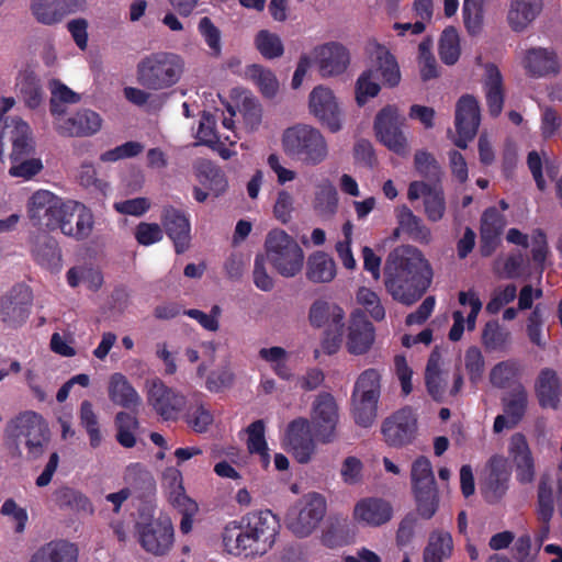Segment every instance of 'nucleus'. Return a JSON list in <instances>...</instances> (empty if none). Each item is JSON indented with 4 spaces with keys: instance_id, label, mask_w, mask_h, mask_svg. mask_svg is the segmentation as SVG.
Returning <instances> with one entry per match:
<instances>
[{
    "instance_id": "1",
    "label": "nucleus",
    "mask_w": 562,
    "mask_h": 562,
    "mask_svg": "<svg viewBox=\"0 0 562 562\" xmlns=\"http://www.w3.org/2000/svg\"><path fill=\"white\" fill-rule=\"evenodd\" d=\"M432 277L429 261L415 246H397L385 259V290L394 301L403 305L411 306L419 301L429 289Z\"/></svg>"
},
{
    "instance_id": "2",
    "label": "nucleus",
    "mask_w": 562,
    "mask_h": 562,
    "mask_svg": "<svg viewBox=\"0 0 562 562\" xmlns=\"http://www.w3.org/2000/svg\"><path fill=\"white\" fill-rule=\"evenodd\" d=\"M279 530L280 521L270 509L251 512L225 526L223 544L231 554L249 550L261 555L273 547Z\"/></svg>"
},
{
    "instance_id": "3",
    "label": "nucleus",
    "mask_w": 562,
    "mask_h": 562,
    "mask_svg": "<svg viewBox=\"0 0 562 562\" xmlns=\"http://www.w3.org/2000/svg\"><path fill=\"white\" fill-rule=\"evenodd\" d=\"M110 401L130 412H119L114 418L116 441L124 448H133L136 445V431L139 428L137 418L142 398L134 386L122 373H114L109 382Z\"/></svg>"
},
{
    "instance_id": "4",
    "label": "nucleus",
    "mask_w": 562,
    "mask_h": 562,
    "mask_svg": "<svg viewBox=\"0 0 562 562\" xmlns=\"http://www.w3.org/2000/svg\"><path fill=\"white\" fill-rule=\"evenodd\" d=\"M181 56L169 52L151 53L139 60L136 67L137 82L148 90H164L177 85L183 74Z\"/></svg>"
},
{
    "instance_id": "5",
    "label": "nucleus",
    "mask_w": 562,
    "mask_h": 562,
    "mask_svg": "<svg viewBox=\"0 0 562 562\" xmlns=\"http://www.w3.org/2000/svg\"><path fill=\"white\" fill-rule=\"evenodd\" d=\"M284 153L305 165L316 166L328 155L327 143L322 133L310 125L297 124L288 127L282 135Z\"/></svg>"
},
{
    "instance_id": "6",
    "label": "nucleus",
    "mask_w": 562,
    "mask_h": 562,
    "mask_svg": "<svg viewBox=\"0 0 562 562\" xmlns=\"http://www.w3.org/2000/svg\"><path fill=\"white\" fill-rule=\"evenodd\" d=\"M267 259L284 278L299 274L304 263V252L296 240L282 229H272L265 241Z\"/></svg>"
},
{
    "instance_id": "7",
    "label": "nucleus",
    "mask_w": 562,
    "mask_h": 562,
    "mask_svg": "<svg viewBox=\"0 0 562 562\" xmlns=\"http://www.w3.org/2000/svg\"><path fill=\"white\" fill-rule=\"evenodd\" d=\"M26 212L34 226L66 232V202L52 191L40 189L27 200Z\"/></svg>"
},
{
    "instance_id": "8",
    "label": "nucleus",
    "mask_w": 562,
    "mask_h": 562,
    "mask_svg": "<svg viewBox=\"0 0 562 562\" xmlns=\"http://www.w3.org/2000/svg\"><path fill=\"white\" fill-rule=\"evenodd\" d=\"M417 430V414L411 406L397 409L386 417L381 426L383 439L392 448L411 445L416 438Z\"/></svg>"
},
{
    "instance_id": "9",
    "label": "nucleus",
    "mask_w": 562,
    "mask_h": 562,
    "mask_svg": "<svg viewBox=\"0 0 562 562\" xmlns=\"http://www.w3.org/2000/svg\"><path fill=\"white\" fill-rule=\"evenodd\" d=\"M338 422L339 413L335 397L328 392L319 393L312 404L310 420L316 440L322 443L333 442Z\"/></svg>"
},
{
    "instance_id": "10",
    "label": "nucleus",
    "mask_w": 562,
    "mask_h": 562,
    "mask_svg": "<svg viewBox=\"0 0 562 562\" xmlns=\"http://www.w3.org/2000/svg\"><path fill=\"white\" fill-rule=\"evenodd\" d=\"M140 521L136 522L140 546L149 553L162 555L173 544V526L168 516L145 520L140 514Z\"/></svg>"
},
{
    "instance_id": "11",
    "label": "nucleus",
    "mask_w": 562,
    "mask_h": 562,
    "mask_svg": "<svg viewBox=\"0 0 562 562\" xmlns=\"http://www.w3.org/2000/svg\"><path fill=\"white\" fill-rule=\"evenodd\" d=\"M405 117L400 115L395 105L380 110L374 120V131L380 142L390 150L403 155L407 148L406 137L402 131Z\"/></svg>"
},
{
    "instance_id": "12",
    "label": "nucleus",
    "mask_w": 562,
    "mask_h": 562,
    "mask_svg": "<svg viewBox=\"0 0 562 562\" xmlns=\"http://www.w3.org/2000/svg\"><path fill=\"white\" fill-rule=\"evenodd\" d=\"M5 140L11 144L10 159H22L34 153L35 142L33 132L27 122L21 117H13L10 123H4L0 131V160L5 157Z\"/></svg>"
},
{
    "instance_id": "13",
    "label": "nucleus",
    "mask_w": 562,
    "mask_h": 562,
    "mask_svg": "<svg viewBox=\"0 0 562 562\" xmlns=\"http://www.w3.org/2000/svg\"><path fill=\"white\" fill-rule=\"evenodd\" d=\"M481 124V109L479 101L472 94L462 95L456 104L454 125L457 137L453 143L457 147L465 149L468 143L477 134Z\"/></svg>"
},
{
    "instance_id": "14",
    "label": "nucleus",
    "mask_w": 562,
    "mask_h": 562,
    "mask_svg": "<svg viewBox=\"0 0 562 562\" xmlns=\"http://www.w3.org/2000/svg\"><path fill=\"white\" fill-rule=\"evenodd\" d=\"M18 438H23L29 453L37 457L48 441V428L43 417L35 412H25L9 425Z\"/></svg>"
},
{
    "instance_id": "15",
    "label": "nucleus",
    "mask_w": 562,
    "mask_h": 562,
    "mask_svg": "<svg viewBox=\"0 0 562 562\" xmlns=\"http://www.w3.org/2000/svg\"><path fill=\"white\" fill-rule=\"evenodd\" d=\"M147 400L164 420H177L188 404L184 395L166 385L160 379L149 382Z\"/></svg>"
},
{
    "instance_id": "16",
    "label": "nucleus",
    "mask_w": 562,
    "mask_h": 562,
    "mask_svg": "<svg viewBox=\"0 0 562 562\" xmlns=\"http://www.w3.org/2000/svg\"><path fill=\"white\" fill-rule=\"evenodd\" d=\"M510 468L505 457L494 454L486 464V474L481 483V493L490 504L498 503L509 487Z\"/></svg>"
},
{
    "instance_id": "17",
    "label": "nucleus",
    "mask_w": 562,
    "mask_h": 562,
    "mask_svg": "<svg viewBox=\"0 0 562 562\" xmlns=\"http://www.w3.org/2000/svg\"><path fill=\"white\" fill-rule=\"evenodd\" d=\"M326 508V499L323 495L307 494L301 502L296 516L291 518L289 528L300 538L310 536L324 518Z\"/></svg>"
},
{
    "instance_id": "18",
    "label": "nucleus",
    "mask_w": 562,
    "mask_h": 562,
    "mask_svg": "<svg viewBox=\"0 0 562 562\" xmlns=\"http://www.w3.org/2000/svg\"><path fill=\"white\" fill-rule=\"evenodd\" d=\"M310 420L305 417H297L289 423L285 430L284 441L288 451L294 459L302 464L311 461L315 452L316 445L314 434L311 432Z\"/></svg>"
},
{
    "instance_id": "19",
    "label": "nucleus",
    "mask_w": 562,
    "mask_h": 562,
    "mask_svg": "<svg viewBox=\"0 0 562 562\" xmlns=\"http://www.w3.org/2000/svg\"><path fill=\"white\" fill-rule=\"evenodd\" d=\"M503 415L494 419L493 430L496 434L504 429L515 428L525 417L528 408V392L521 383L502 397Z\"/></svg>"
},
{
    "instance_id": "20",
    "label": "nucleus",
    "mask_w": 562,
    "mask_h": 562,
    "mask_svg": "<svg viewBox=\"0 0 562 562\" xmlns=\"http://www.w3.org/2000/svg\"><path fill=\"white\" fill-rule=\"evenodd\" d=\"M160 221L165 233L173 244L176 254H184L191 244V224L188 214L172 205H166L162 207Z\"/></svg>"
},
{
    "instance_id": "21",
    "label": "nucleus",
    "mask_w": 562,
    "mask_h": 562,
    "mask_svg": "<svg viewBox=\"0 0 562 562\" xmlns=\"http://www.w3.org/2000/svg\"><path fill=\"white\" fill-rule=\"evenodd\" d=\"M310 110L330 132L341 130V112L333 91L324 86L315 87L310 93Z\"/></svg>"
},
{
    "instance_id": "22",
    "label": "nucleus",
    "mask_w": 562,
    "mask_h": 562,
    "mask_svg": "<svg viewBox=\"0 0 562 562\" xmlns=\"http://www.w3.org/2000/svg\"><path fill=\"white\" fill-rule=\"evenodd\" d=\"M32 294L29 288L19 285L0 299V321L8 326H20L30 314Z\"/></svg>"
},
{
    "instance_id": "23",
    "label": "nucleus",
    "mask_w": 562,
    "mask_h": 562,
    "mask_svg": "<svg viewBox=\"0 0 562 562\" xmlns=\"http://www.w3.org/2000/svg\"><path fill=\"white\" fill-rule=\"evenodd\" d=\"M48 89L54 130L60 136L68 137L70 135V89L58 79H52L48 82Z\"/></svg>"
},
{
    "instance_id": "24",
    "label": "nucleus",
    "mask_w": 562,
    "mask_h": 562,
    "mask_svg": "<svg viewBox=\"0 0 562 562\" xmlns=\"http://www.w3.org/2000/svg\"><path fill=\"white\" fill-rule=\"evenodd\" d=\"M313 53L322 77L342 74L350 61L348 49L338 42H328L316 46Z\"/></svg>"
},
{
    "instance_id": "25",
    "label": "nucleus",
    "mask_w": 562,
    "mask_h": 562,
    "mask_svg": "<svg viewBox=\"0 0 562 562\" xmlns=\"http://www.w3.org/2000/svg\"><path fill=\"white\" fill-rule=\"evenodd\" d=\"M392 505L379 497H366L358 501L353 508V519L364 526L379 527L392 519Z\"/></svg>"
},
{
    "instance_id": "26",
    "label": "nucleus",
    "mask_w": 562,
    "mask_h": 562,
    "mask_svg": "<svg viewBox=\"0 0 562 562\" xmlns=\"http://www.w3.org/2000/svg\"><path fill=\"white\" fill-rule=\"evenodd\" d=\"M347 347L352 355L366 353L374 342L375 329L362 311H355L350 316Z\"/></svg>"
},
{
    "instance_id": "27",
    "label": "nucleus",
    "mask_w": 562,
    "mask_h": 562,
    "mask_svg": "<svg viewBox=\"0 0 562 562\" xmlns=\"http://www.w3.org/2000/svg\"><path fill=\"white\" fill-rule=\"evenodd\" d=\"M484 78L482 81L483 91L488 114L492 117H498L503 111L505 102L504 79L499 68L493 64L484 65Z\"/></svg>"
},
{
    "instance_id": "28",
    "label": "nucleus",
    "mask_w": 562,
    "mask_h": 562,
    "mask_svg": "<svg viewBox=\"0 0 562 562\" xmlns=\"http://www.w3.org/2000/svg\"><path fill=\"white\" fill-rule=\"evenodd\" d=\"M509 454L516 468V480L520 484H529L535 480V460L525 435L517 432L512 436Z\"/></svg>"
},
{
    "instance_id": "29",
    "label": "nucleus",
    "mask_w": 562,
    "mask_h": 562,
    "mask_svg": "<svg viewBox=\"0 0 562 562\" xmlns=\"http://www.w3.org/2000/svg\"><path fill=\"white\" fill-rule=\"evenodd\" d=\"M535 393L541 408H559L562 395V382L555 370L551 368L540 370L535 381Z\"/></svg>"
},
{
    "instance_id": "30",
    "label": "nucleus",
    "mask_w": 562,
    "mask_h": 562,
    "mask_svg": "<svg viewBox=\"0 0 562 562\" xmlns=\"http://www.w3.org/2000/svg\"><path fill=\"white\" fill-rule=\"evenodd\" d=\"M124 480L126 490L131 496L139 501H149L156 492V481L153 474L140 463H133L127 467Z\"/></svg>"
},
{
    "instance_id": "31",
    "label": "nucleus",
    "mask_w": 562,
    "mask_h": 562,
    "mask_svg": "<svg viewBox=\"0 0 562 562\" xmlns=\"http://www.w3.org/2000/svg\"><path fill=\"white\" fill-rule=\"evenodd\" d=\"M30 11L43 25L60 23L70 12V0H31Z\"/></svg>"
},
{
    "instance_id": "32",
    "label": "nucleus",
    "mask_w": 562,
    "mask_h": 562,
    "mask_svg": "<svg viewBox=\"0 0 562 562\" xmlns=\"http://www.w3.org/2000/svg\"><path fill=\"white\" fill-rule=\"evenodd\" d=\"M524 66L532 77L557 75L560 69L555 53L546 48H531L527 50Z\"/></svg>"
},
{
    "instance_id": "33",
    "label": "nucleus",
    "mask_w": 562,
    "mask_h": 562,
    "mask_svg": "<svg viewBox=\"0 0 562 562\" xmlns=\"http://www.w3.org/2000/svg\"><path fill=\"white\" fill-rule=\"evenodd\" d=\"M308 318L311 325L317 328L325 327L326 329H330L333 327L338 328L345 326L344 310L340 306L330 304L324 300H316L312 304Z\"/></svg>"
},
{
    "instance_id": "34",
    "label": "nucleus",
    "mask_w": 562,
    "mask_h": 562,
    "mask_svg": "<svg viewBox=\"0 0 562 562\" xmlns=\"http://www.w3.org/2000/svg\"><path fill=\"white\" fill-rule=\"evenodd\" d=\"M398 227L394 229L393 235L400 236V232H405L413 240L420 244H429L431 240L430 229L423 223V220L416 216L413 211L403 205L396 214Z\"/></svg>"
},
{
    "instance_id": "35",
    "label": "nucleus",
    "mask_w": 562,
    "mask_h": 562,
    "mask_svg": "<svg viewBox=\"0 0 562 562\" xmlns=\"http://www.w3.org/2000/svg\"><path fill=\"white\" fill-rule=\"evenodd\" d=\"M195 173L200 183L206 187L215 198L223 195L227 191V177L222 168L213 161L207 159L198 161Z\"/></svg>"
},
{
    "instance_id": "36",
    "label": "nucleus",
    "mask_w": 562,
    "mask_h": 562,
    "mask_svg": "<svg viewBox=\"0 0 562 562\" xmlns=\"http://www.w3.org/2000/svg\"><path fill=\"white\" fill-rule=\"evenodd\" d=\"M374 77L390 87H396L401 81V71L395 56L383 45H376L375 60L371 68Z\"/></svg>"
},
{
    "instance_id": "37",
    "label": "nucleus",
    "mask_w": 562,
    "mask_h": 562,
    "mask_svg": "<svg viewBox=\"0 0 562 562\" xmlns=\"http://www.w3.org/2000/svg\"><path fill=\"white\" fill-rule=\"evenodd\" d=\"M542 0H513L507 20L513 31H524L541 12Z\"/></svg>"
},
{
    "instance_id": "38",
    "label": "nucleus",
    "mask_w": 562,
    "mask_h": 562,
    "mask_svg": "<svg viewBox=\"0 0 562 562\" xmlns=\"http://www.w3.org/2000/svg\"><path fill=\"white\" fill-rule=\"evenodd\" d=\"M305 274L313 283H328L336 277V263L328 254L314 251L307 258Z\"/></svg>"
},
{
    "instance_id": "39",
    "label": "nucleus",
    "mask_w": 562,
    "mask_h": 562,
    "mask_svg": "<svg viewBox=\"0 0 562 562\" xmlns=\"http://www.w3.org/2000/svg\"><path fill=\"white\" fill-rule=\"evenodd\" d=\"M32 254L41 266L53 272L59 271L61 268L60 251L57 244L45 235L34 240Z\"/></svg>"
},
{
    "instance_id": "40",
    "label": "nucleus",
    "mask_w": 562,
    "mask_h": 562,
    "mask_svg": "<svg viewBox=\"0 0 562 562\" xmlns=\"http://www.w3.org/2000/svg\"><path fill=\"white\" fill-rule=\"evenodd\" d=\"M186 407L184 418L188 425L196 432L206 431L213 423V415L203 403V394L195 392L191 395Z\"/></svg>"
},
{
    "instance_id": "41",
    "label": "nucleus",
    "mask_w": 562,
    "mask_h": 562,
    "mask_svg": "<svg viewBox=\"0 0 562 562\" xmlns=\"http://www.w3.org/2000/svg\"><path fill=\"white\" fill-rule=\"evenodd\" d=\"M453 550L452 537L449 532L435 530L430 533L424 549L423 562H443Z\"/></svg>"
},
{
    "instance_id": "42",
    "label": "nucleus",
    "mask_w": 562,
    "mask_h": 562,
    "mask_svg": "<svg viewBox=\"0 0 562 562\" xmlns=\"http://www.w3.org/2000/svg\"><path fill=\"white\" fill-rule=\"evenodd\" d=\"M416 505V514L423 519H431L439 508V491L437 484L412 487Z\"/></svg>"
},
{
    "instance_id": "43",
    "label": "nucleus",
    "mask_w": 562,
    "mask_h": 562,
    "mask_svg": "<svg viewBox=\"0 0 562 562\" xmlns=\"http://www.w3.org/2000/svg\"><path fill=\"white\" fill-rule=\"evenodd\" d=\"M30 562H70V543L67 540H52L40 547Z\"/></svg>"
},
{
    "instance_id": "44",
    "label": "nucleus",
    "mask_w": 562,
    "mask_h": 562,
    "mask_svg": "<svg viewBox=\"0 0 562 562\" xmlns=\"http://www.w3.org/2000/svg\"><path fill=\"white\" fill-rule=\"evenodd\" d=\"M520 367L516 360H504L496 363L490 372V382L496 389H508L519 378Z\"/></svg>"
},
{
    "instance_id": "45",
    "label": "nucleus",
    "mask_w": 562,
    "mask_h": 562,
    "mask_svg": "<svg viewBox=\"0 0 562 562\" xmlns=\"http://www.w3.org/2000/svg\"><path fill=\"white\" fill-rule=\"evenodd\" d=\"M352 415L357 425L369 428L374 423L378 415L379 400L371 396L351 394Z\"/></svg>"
},
{
    "instance_id": "46",
    "label": "nucleus",
    "mask_w": 562,
    "mask_h": 562,
    "mask_svg": "<svg viewBox=\"0 0 562 562\" xmlns=\"http://www.w3.org/2000/svg\"><path fill=\"white\" fill-rule=\"evenodd\" d=\"M414 165L417 173L426 181L435 186L441 184V167L432 154L417 150L414 155Z\"/></svg>"
},
{
    "instance_id": "47",
    "label": "nucleus",
    "mask_w": 562,
    "mask_h": 562,
    "mask_svg": "<svg viewBox=\"0 0 562 562\" xmlns=\"http://www.w3.org/2000/svg\"><path fill=\"white\" fill-rule=\"evenodd\" d=\"M248 434L247 448L250 453L260 456L263 467L270 462L269 449L265 438V423L262 419L252 422L246 429Z\"/></svg>"
},
{
    "instance_id": "48",
    "label": "nucleus",
    "mask_w": 562,
    "mask_h": 562,
    "mask_svg": "<svg viewBox=\"0 0 562 562\" xmlns=\"http://www.w3.org/2000/svg\"><path fill=\"white\" fill-rule=\"evenodd\" d=\"M102 122V117L95 111L81 109L72 115V134L92 136L101 130Z\"/></svg>"
},
{
    "instance_id": "49",
    "label": "nucleus",
    "mask_w": 562,
    "mask_h": 562,
    "mask_svg": "<svg viewBox=\"0 0 562 562\" xmlns=\"http://www.w3.org/2000/svg\"><path fill=\"white\" fill-rule=\"evenodd\" d=\"M178 492H175L171 497L172 505L181 513L180 531L183 535L192 530L193 517L198 512V504L183 493L182 486H179Z\"/></svg>"
},
{
    "instance_id": "50",
    "label": "nucleus",
    "mask_w": 562,
    "mask_h": 562,
    "mask_svg": "<svg viewBox=\"0 0 562 562\" xmlns=\"http://www.w3.org/2000/svg\"><path fill=\"white\" fill-rule=\"evenodd\" d=\"M460 40L454 27H447L439 41V57L448 66L454 65L460 57Z\"/></svg>"
},
{
    "instance_id": "51",
    "label": "nucleus",
    "mask_w": 562,
    "mask_h": 562,
    "mask_svg": "<svg viewBox=\"0 0 562 562\" xmlns=\"http://www.w3.org/2000/svg\"><path fill=\"white\" fill-rule=\"evenodd\" d=\"M554 514L553 492L548 477H541L537 491V517L540 522H550Z\"/></svg>"
},
{
    "instance_id": "52",
    "label": "nucleus",
    "mask_w": 562,
    "mask_h": 562,
    "mask_svg": "<svg viewBox=\"0 0 562 562\" xmlns=\"http://www.w3.org/2000/svg\"><path fill=\"white\" fill-rule=\"evenodd\" d=\"M352 394L355 396L363 395L380 400L381 395V374L376 369L364 370L357 379Z\"/></svg>"
},
{
    "instance_id": "53",
    "label": "nucleus",
    "mask_w": 562,
    "mask_h": 562,
    "mask_svg": "<svg viewBox=\"0 0 562 562\" xmlns=\"http://www.w3.org/2000/svg\"><path fill=\"white\" fill-rule=\"evenodd\" d=\"M510 333L501 327L497 321H488L482 330V344L487 351L505 349Z\"/></svg>"
},
{
    "instance_id": "54",
    "label": "nucleus",
    "mask_w": 562,
    "mask_h": 562,
    "mask_svg": "<svg viewBox=\"0 0 562 562\" xmlns=\"http://www.w3.org/2000/svg\"><path fill=\"white\" fill-rule=\"evenodd\" d=\"M85 285L89 291L97 292L103 284V273L92 265L72 267V288Z\"/></svg>"
},
{
    "instance_id": "55",
    "label": "nucleus",
    "mask_w": 562,
    "mask_h": 562,
    "mask_svg": "<svg viewBox=\"0 0 562 562\" xmlns=\"http://www.w3.org/2000/svg\"><path fill=\"white\" fill-rule=\"evenodd\" d=\"M322 543L330 549L340 548L349 543V529L346 519L330 521L322 535Z\"/></svg>"
},
{
    "instance_id": "56",
    "label": "nucleus",
    "mask_w": 562,
    "mask_h": 562,
    "mask_svg": "<svg viewBox=\"0 0 562 562\" xmlns=\"http://www.w3.org/2000/svg\"><path fill=\"white\" fill-rule=\"evenodd\" d=\"M247 75L255 81L266 98H273L278 91L279 82L274 74L260 65H251Z\"/></svg>"
},
{
    "instance_id": "57",
    "label": "nucleus",
    "mask_w": 562,
    "mask_h": 562,
    "mask_svg": "<svg viewBox=\"0 0 562 562\" xmlns=\"http://www.w3.org/2000/svg\"><path fill=\"white\" fill-rule=\"evenodd\" d=\"M419 515L414 512L407 513L398 524L395 542L400 549L411 546L420 528Z\"/></svg>"
},
{
    "instance_id": "58",
    "label": "nucleus",
    "mask_w": 562,
    "mask_h": 562,
    "mask_svg": "<svg viewBox=\"0 0 562 562\" xmlns=\"http://www.w3.org/2000/svg\"><path fill=\"white\" fill-rule=\"evenodd\" d=\"M80 424L86 429L92 448H98L102 442L98 416L93 412L92 404L85 401L80 407Z\"/></svg>"
},
{
    "instance_id": "59",
    "label": "nucleus",
    "mask_w": 562,
    "mask_h": 562,
    "mask_svg": "<svg viewBox=\"0 0 562 562\" xmlns=\"http://www.w3.org/2000/svg\"><path fill=\"white\" fill-rule=\"evenodd\" d=\"M462 15L470 35H476L483 26V0H463Z\"/></svg>"
},
{
    "instance_id": "60",
    "label": "nucleus",
    "mask_w": 562,
    "mask_h": 562,
    "mask_svg": "<svg viewBox=\"0 0 562 562\" xmlns=\"http://www.w3.org/2000/svg\"><path fill=\"white\" fill-rule=\"evenodd\" d=\"M255 44L260 54L267 59L280 57L284 52L281 38L267 30L258 32Z\"/></svg>"
},
{
    "instance_id": "61",
    "label": "nucleus",
    "mask_w": 562,
    "mask_h": 562,
    "mask_svg": "<svg viewBox=\"0 0 562 562\" xmlns=\"http://www.w3.org/2000/svg\"><path fill=\"white\" fill-rule=\"evenodd\" d=\"M411 484L412 487L437 484L432 470V464L427 457L419 456L412 463Z\"/></svg>"
},
{
    "instance_id": "62",
    "label": "nucleus",
    "mask_w": 562,
    "mask_h": 562,
    "mask_svg": "<svg viewBox=\"0 0 562 562\" xmlns=\"http://www.w3.org/2000/svg\"><path fill=\"white\" fill-rule=\"evenodd\" d=\"M198 31L203 37L205 44L213 57L218 58L222 55L221 31L209 16H203L198 24Z\"/></svg>"
},
{
    "instance_id": "63",
    "label": "nucleus",
    "mask_w": 562,
    "mask_h": 562,
    "mask_svg": "<svg viewBox=\"0 0 562 562\" xmlns=\"http://www.w3.org/2000/svg\"><path fill=\"white\" fill-rule=\"evenodd\" d=\"M424 209L430 222H439L446 213V199L441 184L435 186L434 190L424 199Z\"/></svg>"
},
{
    "instance_id": "64",
    "label": "nucleus",
    "mask_w": 562,
    "mask_h": 562,
    "mask_svg": "<svg viewBox=\"0 0 562 562\" xmlns=\"http://www.w3.org/2000/svg\"><path fill=\"white\" fill-rule=\"evenodd\" d=\"M357 301L375 322H381L385 318V308L379 295L371 289L360 288L357 292Z\"/></svg>"
}]
</instances>
